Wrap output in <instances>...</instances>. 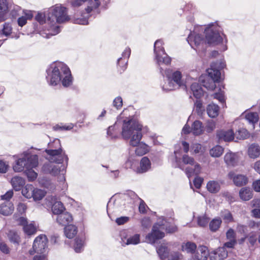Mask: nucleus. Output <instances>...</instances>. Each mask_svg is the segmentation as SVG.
I'll return each instance as SVG.
<instances>
[{
	"label": "nucleus",
	"mask_w": 260,
	"mask_h": 260,
	"mask_svg": "<svg viewBox=\"0 0 260 260\" xmlns=\"http://www.w3.org/2000/svg\"><path fill=\"white\" fill-rule=\"evenodd\" d=\"M148 130L147 126H143L138 121L126 119L123 121L121 135L124 140H129L130 146H136L141 140L142 133H147Z\"/></svg>",
	"instance_id": "20e7f679"
},
{
	"label": "nucleus",
	"mask_w": 260,
	"mask_h": 260,
	"mask_svg": "<svg viewBox=\"0 0 260 260\" xmlns=\"http://www.w3.org/2000/svg\"><path fill=\"white\" fill-rule=\"evenodd\" d=\"M209 222V219L205 216H199L198 218V223L200 226H206Z\"/></svg>",
	"instance_id": "0e129e2a"
},
{
	"label": "nucleus",
	"mask_w": 260,
	"mask_h": 260,
	"mask_svg": "<svg viewBox=\"0 0 260 260\" xmlns=\"http://www.w3.org/2000/svg\"><path fill=\"white\" fill-rule=\"evenodd\" d=\"M225 63L223 61H217L211 64L210 68L207 71L208 77L212 79L214 81L218 82L220 78V70L225 67Z\"/></svg>",
	"instance_id": "ddd939ff"
},
{
	"label": "nucleus",
	"mask_w": 260,
	"mask_h": 260,
	"mask_svg": "<svg viewBox=\"0 0 260 260\" xmlns=\"http://www.w3.org/2000/svg\"><path fill=\"white\" fill-rule=\"evenodd\" d=\"M27 209V206L23 203H19L17 206V211L20 214H23L25 213Z\"/></svg>",
	"instance_id": "69168bd1"
},
{
	"label": "nucleus",
	"mask_w": 260,
	"mask_h": 260,
	"mask_svg": "<svg viewBox=\"0 0 260 260\" xmlns=\"http://www.w3.org/2000/svg\"><path fill=\"white\" fill-rule=\"evenodd\" d=\"M221 216L225 223L233 221V217L232 213L228 210H224L221 212Z\"/></svg>",
	"instance_id": "4d7b16f0"
},
{
	"label": "nucleus",
	"mask_w": 260,
	"mask_h": 260,
	"mask_svg": "<svg viewBox=\"0 0 260 260\" xmlns=\"http://www.w3.org/2000/svg\"><path fill=\"white\" fill-rule=\"evenodd\" d=\"M247 154L251 158H256L260 155V147L256 144H252L249 146Z\"/></svg>",
	"instance_id": "c756f323"
},
{
	"label": "nucleus",
	"mask_w": 260,
	"mask_h": 260,
	"mask_svg": "<svg viewBox=\"0 0 260 260\" xmlns=\"http://www.w3.org/2000/svg\"><path fill=\"white\" fill-rule=\"evenodd\" d=\"M9 168V162L4 160H0V173H6Z\"/></svg>",
	"instance_id": "680f3d73"
},
{
	"label": "nucleus",
	"mask_w": 260,
	"mask_h": 260,
	"mask_svg": "<svg viewBox=\"0 0 260 260\" xmlns=\"http://www.w3.org/2000/svg\"><path fill=\"white\" fill-rule=\"evenodd\" d=\"M122 242L125 245H136L140 242V235L136 234L127 238H122Z\"/></svg>",
	"instance_id": "f704fd0d"
},
{
	"label": "nucleus",
	"mask_w": 260,
	"mask_h": 260,
	"mask_svg": "<svg viewBox=\"0 0 260 260\" xmlns=\"http://www.w3.org/2000/svg\"><path fill=\"white\" fill-rule=\"evenodd\" d=\"M46 193V192L45 190L35 188L32 198L35 201H40L45 197Z\"/></svg>",
	"instance_id": "864d4df0"
},
{
	"label": "nucleus",
	"mask_w": 260,
	"mask_h": 260,
	"mask_svg": "<svg viewBox=\"0 0 260 260\" xmlns=\"http://www.w3.org/2000/svg\"><path fill=\"white\" fill-rule=\"evenodd\" d=\"M46 200L49 202V205L52 206L51 210L53 214L57 215L65 210L63 204L60 201H58L56 197H48Z\"/></svg>",
	"instance_id": "2eb2a0df"
},
{
	"label": "nucleus",
	"mask_w": 260,
	"mask_h": 260,
	"mask_svg": "<svg viewBox=\"0 0 260 260\" xmlns=\"http://www.w3.org/2000/svg\"><path fill=\"white\" fill-rule=\"evenodd\" d=\"M205 41L210 45L222 44V51L227 49L226 44L228 40L224 34L222 32V28L217 22L209 24L205 29Z\"/></svg>",
	"instance_id": "39448f33"
},
{
	"label": "nucleus",
	"mask_w": 260,
	"mask_h": 260,
	"mask_svg": "<svg viewBox=\"0 0 260 260\" xmlns=\"http://www.w3.org/2000/svg\"><path fill=\"white\" fill-rule=\"evenodd\" d=\"M164 43L161 40H156L154 44V54H164L165 50L163 47Z\"/></svg>",
	"instance_id": "a18cd8bd"
},
{
	"label": "nucleus",
	"mask_w": 260,
	"mask_h": 260,
	"mask_svg": "<svg viewBox=\"0 0 260 260\" xmlns=\"http://www.w3.org/2000/svg\"><path fill=\"white\" fill-rule=\"evenodd\" d=\"M48 239L45 235H40L37 237L34 240L32 245L33 250H30L31 255L34 253H43L45 252L47 248Z\"/></svg>",
	"instance_id": "9d476101"
},
{
	"label": "nucleus",
	"mask_w": 260,
	"mask_h": 260,
	"mask_svg": "<svg viewBox=\"0 0 260 260\" xmlns=\"http://www.w3.org/2000/svg\"><path fill=\"white\" fill-rule=\"evenodd\" d=\"M217 136L219 140L229 142L234 140L235 136L233 129H222L217 132Z\"/></svg>",
	"instance_id": "aec40b11"
},
{
	"label": "nucleus",
	"mask_w": 260,
	"mask_h": 260,
	"mask_svg": "<svg viewBox=\"0 0 260 260\" xmlns=\"http://www.w3.org/2000/svg\"><path fill=\"white\" fill-rule=\"evenodd\" d=\"M221 182L217 180L209 181L206 185V188L209 192L212 193L218 192L220 189Z\"/></svg>",
	"instance_id": "c85d7f7f"
},
{
	"label": "nucleus",
	"mask_w": 260,
	"mask_h": 260,
	"mask_svg": "<svg viewBox=\"0 0 260 260\" xmlns=\"http://www.w3.org/2000/svg\"><path fill=\"white\" fill-rule=\"evenodd\" d=\"M34 186L31 184H27L23 188H21L22 194L27 199H31L33 196Z\"/></svg>",
	"instance_id": "37998d69"
},
{
	"label": "nucleus",
	"mask_w": 260,
	"mask_h": 260,
	"mask_svg": "<svg viewBox=\"0 0 260 260\" xmlns=\"http://www.w3.org/2000/svg\"><path fill=\"white\" fill-rule=\"evenodd\" d=\"M92 7L88 6L86 9L87 13L85 16H83L82 18L79 17L78 15H76L73 20L74 23L82 25H86L88 24V18L89 13L92 11Z\"/></svg>",
	"instance_id": "cd10ccee"
},
{
	"label": "nucleus",
	"mask_w": 260,
	"mask_h": 260,
	"mask_svg": "<svg viewBox=\"0 0 260 260\" xmlns=\"http://www.w3.org/2000/svg\"><path fill=\"white\" fill-rule=\"evenodd\" d=\"M47 22L49 28L48 32L41 31L40 35L46 38L54 36L60 32V27L57 24L68 21L70 19L67 9L60 4L50 7L47 12Z\"/></svg>",
	"instance_id": "7ed1b4c3"
},
{
	"label": "nucleus",
	"mask_w": 260,
	"mask_h": 260,
	"mask_svg": "<svg viewBox=\"0 0 260 260\" xmlns=\"http://www.w3.org/2000/svg\"><path fill=\"white\" fill-rule=\"evenodd\" d=\"M85 245L84 239L83 238H76L75 239V242L73 248L75 251L77 253H80L83 250Z\"/></svg>",
	"instance_id": "a19ab883"
},
{
	"label": "nucleus",
	"mask_w": 260,
	"mask_h": 260,
	"mask_svg": "<svg viewBox=\"0 0 260 260\" xmlns=\"http://www.w3.org/2000/svg\"><path fill=\"white\" fill-rule=\"evenodd\" d=\"M156 251L161 259H166L168 256L169 250L165 245H161L156 249Z\"/></svg>",
	"instance_id": "3c124183"
},
{
	"label": "nucleus",
	"mask_w": 260,
	"mask_h": 260,
	"mask_svg": "<svg viewBox=\"0 0 260 260\" xmlns=\"http://www.w3.org/2000/svg\"><path fill=\"white\" fill-rule=\"evenodd\" d=\"M107 135L112 139H116L118 137L119 131L116 124L109 127L107 130Z\"/></svg>",
	"instance_id": "49530a36"
},
{
	"label": "nucleus",
	"mask_w": 260,
	"mask_h": 260,
	"mask_svg": "<svg viewBox=\"0 0 260 260\" xmlns=\"http://www.w3.org/2000/svg\"><path fill=\"white\" fill-rule=\"evenodd\" d=\"M187 41L192 48L200 52L204 48V41L202 37L196 32H191Z\"/></svg>",
	"instance_id": "9b49d317"
},
{
	"label": "nucleus",
	"mask_w": 260,
	"mask_h": 260,
	"mask_svg": "<svg viewBox=\"0 0 260 260\" xmlns=\"http://www.w3.org/2000/svg\"><path fill=\"white\" fill-rule=\"evenodd\" d=\"M73 220L72 215L68 212H62L57 214V222L62 225H67Z\"/></svg>",
	"instance_id": "412c9836"
},
{
	"label": "nucleus",
	"mask_w": 260,
	"mask_h": 260,
	"mask_svg": "<svg viewBox=\"0 0 260 260\" xmlns=\"http://www.w3.org/2000/svg\"><path fill=\"white\" fill-rule=\"evenodd\" d=\"M155 55V59L156 60L157 64L160 67L161 64H165L166 66H169L171 64L172 59L165 52L164 54H157ZM161 67L159 68V69Z\"/></svg>",
	"instance_id": "5701e85b"
},
{
	"label": "nucleus",
	"mask_w": 260,
	"mask_h": 260,
	"mask_svg": "<svg viewBox=\"0 0 260 260\" xmlns=\"http://www.w3.org/2000/svg\"><path fill=\"white\" fill-rule=\"evenodd\" d=\"M8 236L10 241L12 243L18 244L20 242V236L15 231H10Z\"/></svg>",
	"instance_id": "5fc2aeb1"
},
{
	"label": "nucleus",
	"mask_w": 260,
	"mask_h": 260,
	"mask_svg": "<svg viewBox=\"0 0 260 260\" xmlns=\"http://www.w3.org/2000/svg\"><path fill=\"white\" fill-rule=\"evenodd\" d=\"M219 107L217 105L214 103H211L207 105L206 107V112L211 118H215L219 114Z\"/></svg>",
	"instance_id": "473e14b6"
},
{
	"label": "nucleus",
	"mask_w": 260,
	"mask_h": 260,
	"mask_svg": "<svg viewBox=\"0 0 260 260\" xmlns=\"http://www.w3.org/2000/svg\"><path fill=\"white\" fill-rule=\"evenodd\" d=\"M217 82L212 79L207 77L203 81V85L207 89L211 90H214L216 87L215 83Z\"/></svg>",
	"instance_id": "09e8293b"
},
{
	"label": "nucleus",
	"mask_w": 260,
	"mask_h": 260,
	"mask_svg": "<svg viewBox=\"0 0 260 260\" xmlns=\"http://www.w3.org/2000/svg\"><path fill=\"white\" fill-rule=\"evenodd\" d=\"M239 196L242 200L248 201L252 198V191L249 188L243 187L239 191Z\"/></svg>",
	"instance_id": "ea45409f"
},
{
	"label": "nucleus",
	"mask_w": 260,
	"mask_h": 260,
	"mask_svg": "<svg viewBox=\"0 0 260 260\" xmlns=\"http://www.w3.org/2000/svg\"><path fill=\"white\" fill-rule=\"evenodd\" d=\"M25 173L27 177L28 181L32 182L35 180L37 177L38 174L32 170V169H25Z\"/></svg>",
	"instance_id": "13d9d810"
},
{
	"label": "nucleus",
	"mask_w": 260,
	"mask_h": 260,
	"mask_svg": "<svg viewBox=\"0 0 260 260\" xmlns=\"http://www.w3.org/2000/svg\"><path fill=\"white\" fill-rule=\"evenodd\" d=\"M235 136L237 139L244 140L249 137V133L245 128H240L236 131Z\"/></svg>",
	"instance_id": "603ef678"
},
{
	"label": "nucleus",
	"mask_w": 260,
	"mask_h": 260,
	"mask_svg": "<svg viewBox=\"0 0 260 260\" xmlns=\"http://www.w3.org/2000/svg\"><path fill=\"white\" fill-rule=\"evenodd\" d=\"M228 256V251L224 247H219L209 255L211 260H223Z\"/></svg>",
	"instance_id": "a211bd4d"
},
{
	"label": "nucleus",
	"mask_w": 260,
	"mask_h": 260,
	"mask_svg": "<svg viewBox=\"0 0 260 260\" xmlns=\"http://www.w3.org/2000/svg\"><path fill=\"white\" fill-rule=\"evenodd\" d=\"M204 128L202 122L199 120H196L192 123L191 132L196 136H199L202 134L204 132Z\"/></svg>",
	"instance_id": "e433bc0d"
},
{
	"label": "nucleus",
	"mask_w": 260,
	"mask_h": 260,
	"mask_svg": "<svg viewBox=\"0 0 260 260\" xmlns=\"http://www.w3.org/2000/svg\"><path fill=\"white\" fill-rule=\"evenodd\" d=\"M194 110L200 116H202L205 113V109L203 106L202 101L196 100L194 103Z\"/></svg>",
	"instance_id": "de8ad7c7"
},
{
	"label": "nucleus",
	"mask_w": 260,
	"mask_h": 260,
	"mask_svg": "<svg viewBox=\"0 0 260 260\" xmlns=\"http://www.w3.org/2000/svg\"><path fill=\"white\" fill-rule=\"evenodd\" d=\"M221 223V220L220 218H215L211 220L209 223V228L211 231L215 232L220 227Z\"/></svg>",
	"instance_id": "6e6d98bb"
},
{
	"label": "nucleus",
	"mask_w": 260,
	"mask_h": 260,
	"mask_svg": "<svg viewBox=\"0 0 260 260\" xmlns=\"http://www.w3.org/2000/svg\"><path fill=\"white\" fill-rule=\"evenodd\" d=\"M48 146L50 149H46L45 151L50 155L51 162L44 165L42 168L43 171L52 176H57L59 188L62 190L64 189L67 187L64 176L66 167L59 164H62L64 160L67 162L68 157L60 148V142L59 139H54L52 142L48 144Z\"/></svg>",
	"instance_id": "f257e3e1"
},
{
	"label": "nucleus",
	"mask_w": 260,
	"mask_h": 260,
	"mask_svg": "<svg viewBox=\"0 0 260 260\" xmlns=\"http://www.w3.org/2000/svg\"><path fill=\"white\" fill-rule=\"evenodd\" d=\"M113 106L117 109L121 108L122 106V99L120 96L116 97L113 102Z\"/></svg>",
	"instance_id": "774afa93"
},
{
	"label": "nucleus",
	"mask_w": 260,
	"mask_h": 260,
	"mask_svg": "<svg viewBox=\"0 0 260 260\" xmlns=\"http://www.w3.org/2000/svg\"><path fill=\"white\" fill-rule=\"evenodd\" d=\"M39 165L38 156L32 149H28L19 155L13 166L16 172H21L24 169L36 168Z\"/></svg>",
	"instance_id": "423d86ee"
},
{
	"label": "nucleus",
	"mask_w": 260,
	"mask_h": 260,
	"mask_svg": "<svg viewBox=\"0 0 260 260\" xmlns=\"http://www.w3.org/2000/svg\"><path fill=\"white\" fill-rule=\"evenodd\" d=\"M11 183L15 191H19L25 184V180L21 177L15 176L12 178Z\"/></svg>",
	"instance_id": "2f4dec72"
},
{
	"label": "nucleus",
	"mask_w": 260,
	"mask_h": 260,
	"mask_svg": "<svg viewBox=\"0 0 260 260\" xmlns=\"http://www.w3.org/2000/svg\"><path fill=\"white\" fill-rule=\"evenodd\" d=\"M23 14L24 15L19 17L17 20L18 25L21 27L25 25L27 23V20H30L33 17L32 12L29 10H23Z\"/></svg>",
	"instance_id": "72a5a7b5"
},
{
	"label": "nucleus",
	"mask_w": 260,
	"mask_h": 260,
	"mask_svg": "<svg viewBox=\"0 0 260 260\" xmlns=\"http://www.w3.org/2000/svg\"><path fill=\"white\" fill-rule=\"evenodd\" d=\"M224 148L220 145H216L210 149L209 154L213 157H219L223 153Z\"/></svg>",
	"instance_id": "c03bdc74"
},
{
	"label": "nucleus",
	"mask_w": 260,
	"mask_h": 260,
	"mask_svg": "<svg viewBox=\"0 0 260 260\" xmlns=\"http://www.w3.org/2000/svg\"><path fill=\"white\" fill-rule=\"evenodd\" d=\"M176 230L175 226L170 225L164 218H159L157 222L153 225L151 232L146 236V240L150 244H154L157 240L165 237L164 231L173 233Z\"/></svg>",
	"instance_id": "0eeeda50"
},
{
	"label": "nucleus",
	"mask_w": 260,
	"mask_h": 260,
	"mask_svg": "<svg viewBox=\"0 0 260 260\" xmlns=\"http://www.w3.org/2000/svg\"><path fill=\"white\" fill-rule=\"evenodd\" d=\"M224 160L227 166L234 167L237 165L239 159L237 153L230 151L225 154Z\"/></svg>",
	"instance_id": "4be33fe9"
},
{
	"label": "nucleus",
	"mask_w": 260,
	"mask_h": 260,
	"mask_svg": "<svg viewBox=\"0 0 260 260\" xmlns=\"http://www.w3.org/2000/svg\"><path fill=\"white\" fill-rule=\"evenodd\" d=\"M11 7L12 6H9L6 0H0V22L8 18V12Z\"/></svg>",
	"instance_id": "6ab92c4d"
},
{
	"label": "nucleus",
	"mask_w": 260,
	"mask_h": 260,
	"mask_svg": "<svg viewBox=\"0 0 260 260\" xmlns=\"http://www.w3.org/2000/svg\"><path fill=\"white\" fill-rule=\"evenodd\" d=\"M39 184L42 186L50 190H53L56 188V185L48 178L43 176L38 179Z\"/></svg>",
	"instance_id": "c9c22d12"
},
{
	"label": "nucleus",
	"mask_w": 260,
	"mask_h": 260,
	"mask_svg": "<svg viewBox=\"0 0 260 260\" xmlns=\"http://www.w3.org/2000/svg\"><path fill=\"white\" fill-rule=\"evenodd\" d=\"M14 209L12 202L7 201L0 205V213L5 216L11 214Z\"/></svg>",
	"instance_id": "393cba45"
},
{
	"label": "nucleus",
	"mask_w": 260,
	"mask_h": 260,
	"mask_svg": "<svg viewBox=\"0 0 260 260\" xmlns=\"http://www.w3.org/2000/svg\"><path fill=\"white\" fill-rule=\"evenodd\" d=\"M215 122L213 120H209L206 123L205 130L209 133L212 132L215 128Z\"/></svg>",
	"instance_id": "e2e57ef3"
},
{
	"label": "nucleus",
	"mask_w": 260,
	"mask_h": 260,
	"mask_svg": "<svg viewBox=\"0 0 260 260\" xmlns=\"http://www.w3.org/2000/svg\"><path fill=\"white\" fill-rule=\"evenodd\" d=\"M18 221L19 224L23 226V231L25 235L31 236L36 233L38 226L34 221L28 223L27 219L24 217H20Z\"/></svg>",
	"instance_id": "4468645a"
},
{
	"label": "nucleus",
	"mask_w": 260,
	"mask_h": 260,
	"mask_svg": "<svg viewBox=\"0 0 260 260\" xmlns=\"http://www.w3.org/2000/svg\"><path fill=\"white\" fill-rule=\"evenodd\" d=\"M190 88L193 96L196 99H200L203 95V89L199 83H193L191 85Z\"/></svg>",
	"instance_id": "4c0bfd02"
},
{
	"label": "nucleus",
	"mask_w": 260,
	"mask_h": 260,
	"mask_svg": "<svg viewBox=\"0 0 260 260\" xmlns=\"http://www.w3.org/2000/svg\"><path fill=\"white\" fill-rule=\"evenodd\" d=\"M13 28L12 24L9 22H5L3 25L2 28L0 29V35L6 37L10 36L12 34Z\"/></svg>",
	"instance_id": "79ce46f5"
},
{
	"label": "nucleus",
	"mask_w": 260,
	"mask_h": 260,
	"mask_svg": "<svg viewBox=\"0 0 260 260\" xmlns=\"http://www.w3.org/2000/svg\"><path fill=\"white\" fill-rule=\"evenodd\" d=\"M64 233L66 236L69 239L74 238L77 233V227L73 224L66 226L64 229Z\"/></svg>",
	"instance_id": "58836bf2"
},
{
	"label": "nucleus",
	"mask_w": 260,
	"mask_h": 260,
	"mask_svg": "<svg viewBox=\"0 0 260 260\" xmlns=\"http://www.w3.org/2000/svg\"><path fill=\"white\" fill-rule=\"evenodd\" d=\"M36 20L40 24H44L47 22V13L43 14L42 13H38L35 17Z\"/></svg>",
	"instance_id": "bf43d9fd"
},
{
	"label": "nucleus",
	"mask_w": 260,
	"mask_h": 260,
	"mask_svg": "<svg viewBox=\"0 0 260 260\" xmlns=\"http://www.w3.org/2000/svg\"><path fill=\"white\" fill-rule=\"evenodd\" d=\"M134 147H136L135 150V153L137 155L142 156L147 152H149L150 150L149 146L144 143L143 142H141L139 141V142L136 146H132Z\"/></svg>",
	"instance_id": "bb28decb"
},
{
	"label": "nucleus",
	"mask_w": 260,
	"mask_h": 260,
	"mask_svg": "<svg viewBox=\"0 0 260 260\" xmlns=\"http://www.w3.org/2000/svg\"><path fill=\"white\" fill-rule=\"evenodd\" d=\"M129 159L126 162L127 167H130L137 174H142L149 171L151 169V164L150 160L147 157H143L140 160V165L139 167L135 168L133 166V164Z\"/></svg>",
	"instance_id": "f8f14e48"
},
{
	"label": "nucleus",
	"mask_w": 260,
	"mask_h": 260,
	"mask_svg": "<svg viewBox=\"0 0 260 260\" xmlns=\"http://www.w3.org/2000/svg\"><path fill=\"white\" fill-rule=\"evenodd\" d=\"M246 120L250 123L252 125V128H254V124L256 123L259 119V117L257 113L256 112H245L243 114Z\"/></svg>",
	"instance_id": "7c9ffc66"
},
{
	"label": "nucleus",
	"mask_w": 260,
	"mask_h": 260,
	"mask_svg": "<svg viewBox=\"0 0 260 260\" xmlns=\"http://www.w3.org/2000/svg\"><path fill=\"white\" fill-rule=\"evenodd\" d=\"M46 80L50 86H55L61 83L64 87L72 85L73 78L68 66L61 61L51 63L46 70Z\"/></svg>",
	"instance_id": "f03ea898"
},
{
	"label": "nucleus",
	"mask_w": 260,
	"mask_h": 260,
	"mask_svg": "<svg viewBox=\"0 0 260 260\" xmlns=\"http://www.w3.org/2000/svg\"><path fill=\"white\" fill-rule=\"evenodd\" d=\"M197 248V245L194 242L187 241L182 243L181 245V250L188 254L193 255Z\"/></svg>",
	"instance_id": "a878e982"
},
{
	"label": "nucleus",
	"mask_w": 260,
	"mask_h": 260,
	"mask_svg": "<svg viewBox=\"0 0 260 260\" xmlns=\"http://www.w3.org/2000/svg\"><path fill=\"white\" fill-rule=\"evenodd\" d=\"M209 255L207 247L200 245L197 248L192 257L194 260H206Z\"/></svg>",
	"instance_id": "f3484780"
},
{
	"label": "nucleus",
	"mask_w": 260,
	"mask_h": 260,
	"mask_svg": "<svg viewBox=\"0 0 260 260\" xmlns=\"http://www.w3.org/2000/svg\"><path fill=\"white\" fill-rule=\"evenodd\" d=\"M191 149L194 153H202L205 151V149L199 143L193 144L191 147Z\"/></svg>",
	"instance_id": "052dcab7"
},
{
	"label": "nucleus",
	"mask_w": 260,
	"mask_h": 260,
	"mask_svg": "<svg viewBox=\"0 0 260 260\" xmlns=\"http://www.w3.org/2000/svg\"><path fill=\"white\" fill-rule=\"evenodd\" d=\"M73 127V125L72 124H70L69 125H60L59 124L53 126V129L55 131L58 130H70Z\"/></svg>",
	"instance_id": "338daca9"
},
{
	"label": "nucleus",
	"mask_w": 260,
	"mask_h": 260,
	"mask_svg": "<svg viewBox=\"0 0 260 260\" xmlns=\"http://www.w3.org/2000/svg\"><path fill=\"white\" fill-rule=\"evenodd\" d=\"M131 53L130 48L126 47L122 53V57L118 59L117 64L120 68V71H123L126 69Z\"/></svg>",
	"instance_id": "dca6fc26"
},
{
	"label": "nucleus",
	"mask_w": 260,
	"mask_h": 260,
	"mask_svg": "<svg viewBox=\"0 0 260 260\" xmlns=\"http://www.w3.org/2000/svg\"><path fill=\"white\" fill-rule=\"evenodd\" d=\"M193 165H194V169L187 168L185 169V173L188 178H189L193 174L197 175V174H198L199 173H200V172L201 168L200 165L198 164H195V163Z\"/></svg>",
	"instance_id": "8fccbe9b"
},
{
	"label": "nucleus",
	"mask_w": 260,
	"mask_h": 260,
	"mask_svg": "<svg viewBox=\"0 0 260 260\" xmlns=\"http://www.w3.org/2000/svg\"><path fill=\"white\" fill-rule=\"evenodd\" d=\"M181 146L183 148L184 152L185 153H187L189 151V145L188 143L185 141H182L181 143L178 144L175 146L174 154L177 167L183 170V166L182 162L184 165L193 166L194 164V160L193 158L192 157L189 156L187 154H184L182 156V161H181L180 149Z\"/></svg>",
	"instance_id": "1a4fd4ad"
},
{
	"label": "nucleus",
	"mask_w": 260,
	"mask_h": 260,
	"mask_svg": "<svg viewBox=\"0 0 260 260\" xmlns=\"http://www.w3.org/2000/svg\"><path fill=\"white\" fill-rule=\"evenodd\" d=\"M160 72L167 78V82L162 87L164 90L170 91L184 85L182 74L180 71L177 70L171 73L169 69L164 71L162 68H160Z\"/></svg>",
	"instance_id": "6e6552de"
},
{
	"label": "nucleus",
	"mask_w": 260,
	"mask_h": 260,
	"mask_svg": "<svg viewBox=\"0 0 260 260\" xmlns=\"http://www.w3.org/2000/svg\"><path fill=\"white\" fill-rule=\"evenodd\" d=\"M230 178L233 179L234 184L236 186H242L245 185L248 181L247 178L243 175H237L234 176V173L230 172L229 174Z\"/></svg>",
	"instance_id": "b1692460"
}]
</instances>
